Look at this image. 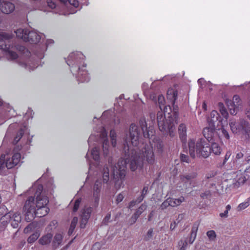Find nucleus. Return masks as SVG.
<instances>
[{"instance_id":"f257e3e1","label":"nucleus","mask_w":250,"mask_h":250,"mask_svg":"<svg viewBox=\"0 0 250 250\" xmlns=\"http://www.w3.org/2000/svg\"><path fill=\"white\" fill-rule=\"evenodd\" d=\"M141 129L138 125L132 123L129 126V131L126 134L124 140L122 157L115 166L116 173L114 169V175L119 179L116 182V186L119 184V188L122 184V180L125 176L126 169L128 167L132 171L137 169H142L144 164L147 163L149 165H153L155 162L154 154L152 147L149 146L144 147L141 151L138 152L134 148L136 146L139 139L143 136L146 138H151L155 134L153 126H147L146 120L141 119L139 121Z\"/></svg>"},{"instance_id":"f03ea898","label":"nucleus","mask_w":250,"mask_h":250,"mask_svg":"<svg viewBox=\"0 0 250 250\" xmlns=\"http://www.w3.org/2000/svg\"><path fill=\"white\" fill-rule=\"evenodd\" d=\"M34 189H36L34 196L28 197L23 208L25 220L27 222H31L35 217L45 216L50 210L46 207L48 198L42 194V185H38Z\"/></svg>"},{"instance_id":"7ed1b4c3","label":"nucleus","mask_w":250,"mask_h":250,"mask_svg":"<svg viewBox=\"0 0 250 250\" xmlns=\"http://www.w3.org/2000/svg\"><path fill=\"white\" fill-rule=\"evenodd\" d=\"M188 146L189 155L193 158H194L196 155L199 158H206L211 153L210 145L204 139H199L196 143L194 140H190Z\"/></svg>"},{"instance_id":"20e7f679","label":"nucleus","mask_w":250,"mask_h":250,"mask_svg":"<svg viewBox=\"0 0 250 250\" xmlns=\"http://www.w3.org/2000/svg\"><path fill=\"white\" fill-rule=\"evenodd\" d=\"M229 126L231 132L237 135L242 134L245 136L246 140L250 138V124L248 121L240 119L236 120L234 119H231L229 120Z\"/></svg>"},{"instance_id":"39448f33","label":"nucleus","mask_w":250,"mask_h":250,"mask_svg":"<svg viewBox=\"0 0 250 250\" xmlns=\"http://www.w3.org/2000/svg\"><path fill=\"white\" fill-rule=\"evenodd\" d=\"M13 47L11 36L5 33H0V49L5 51L11 60H15L18 57L17 53L11 50Z\"/></svg>"},{"instance_id":"423d86ee","label":"nucleus","mask_w":250,"mask_h":250,"mask_svg":"<svg viewBox=\"0 0 250 250\" xmlns=\"http://www.w3.org/2000/svg\"><path fill=\"white\" fill-rule=\"evenodd\" d=\"M167 98L171 101L172 107L169 105L165 106L164 108V113H168L172 115V119L175 120L176 124H178L179 117V107L175 104V101L177 97V91L170 90L167 91Z\"/></svg>"},{"instance_id":"0eeeda50","label":"nucleus","mask_w":250,"mask_h":250,"mask_svg":"<svg viewBox=\"0 0 250 250\" xmlns=\"http://www.w3.org/2000/svg\"><path fill=\"white\" fill-rule=\"evenodd\" d=\"M21 158V154L15 153L11 158H5V155H1L0 157V174L6 175L9 169L16 166Z\"/></svg>"},{"instance_id":"6e6552de","label":"nucleus","mask_w":250,"mask_h":250,"mask_svg":"<svg viewBox=\"0 0 250 250\" xmlns=\"http://www.w3.org/2000/svg\"><path fill=\"white\" fill-rule=\"evenodd\" d=\"M17 37L22 39L25 42H29L30 43L36 44L38 43L41 37L34 31H30L28 29L19 28L15 31Z\"/></svg>"},{"instance_id":"1a4fd4ad","label":"nucleus","mask_w":250,"mask_h":250,"mask_svg":"<svg viewBox=\"0 0 250 250\" xmlns=\"http://www.w3.org/2000/svg\"><path fill=\"white\" fill-rule=\"evenodd\" d=\"M175 120L172 119V115L168 113L167 119L164 121H160L158 125L164 135L173 137L175 135Z\"/></svg>"},{"instance_id":"9d476101","label":"nucleus","mask_w":250,"mask_h":250,"mask_svg":"<svg viewBox=\"0 0 250 250\" xmlns=\"http://www.w3.org/2000/svg\"><path fill=\"white\" fill-rule=\"evenodd\" d=\"M84 57L83 55L80 52H73L69 55L66 62L72 68L78 67L79 69L82 63L83 67H85L86 64L83 62Z\"/></svg>"},{"instance_id":"9b49d317","label":"nucleus","mask_w":250,"mask_h":250,"mask_svg":"<svg viewBox=\"0 0 250 250\" xmlns=\"http://www.w3.org/2000/svg\"><path fill=\"white\" fill-rule=\"evenodd\" d=\"M6 219V221H9L11 222V226L15 229L19 228V225L21 222V217L20 213L18 212L11 213L5 214L2 216L1 220Z\"/></svg>"},{"instance_id":"f8f14e48","label":"nucleus","mask_w":250,"mask_h":250,"mask_svg":"<svg viewBox=\"0 0 250 250\" xmlns=\"http://www.w3.org/2000/svg\"><path fill=\"white\" fill-rule=\"evenodd\" d=\"M203 134L205 138L208 141H214L219 138L218 133L216 131V127H212L209 126L205 127L203 131Z\"/></svg>"},{"instance_id":"ddd939ff","label":"nucleus","mask_w":250,"mask_h":250,"mask_svg":"<svg viewBox=\"0 0 250 250\" xmlns=\"http://www.w3.org/2000/svg\"><path fill=\"white\" fill-rule=\"evenodd\" d=\"M223 119L216 111L213 110L210 114V117L207 119V121L208 124V126L212 127H216L215 123L217 121H218V123H221L222 125Z\"/></svg>"},{"instance_id":"4468645a","label":"nucleus","mask_w":250,"mask_h":250,"mask_svg":"<svg viewBox=\"0 0 250 250\" xmlns=\"http://www.w3.org/2000/svg\"><path fill=\"white\" fill-rule=\"evenodd\" d=\"M15 5L8 1L0 0V10L4 14H9L15 10Z\"/></svg>"},{"instance_id":"2eb2a0df","label":"nucleus","mask_w":250,"mask_h":250,"mask_svg":"<svg viewBox=\"0 0 250 250\" xmlns=\"http://www.w3.org/2000/svg\"><path fill=\"white\" fill-rule=\"evenodd\" d=\"M147 206L145 204H143L141 206L136 210L134 213L132 215L129 219V223L131 225L134 224L140 215L146 209Z\"/></svg>"},{"instance_id":"dca6fc26","label":"nucleus","mask_w":250,"mask_h":250,"mask_svg":"<svg viewBox=\"0 0 250 250\" xmlns=\"http://www.w3.org/2000/svg\"><path fill=\"white\" fill-rule=\"evenodd\" d=\"M77 79L78 81L82 83L89 82L90 78L87 71L83 69V68L79 67L78 69Z\"/></svg>"},{"instance_id":"f3484780","label":"nucleus","mask_w":250,"mask_h":250,"mask_svg":"<svg viewBox=\"0 0 250 250\" xmlns=\"http://www.w3.org/2000/svg\"><path fill=\"white\" fill-rule=\"evenodd\" d=\"M54 41L52 39L47 40L46 44L42 45V48L40 49H37L35 51V54L39 59H42L44 57V48H47V46L49 44H53Z\"/></svg>"},{"instance_id":"a211bd4d","label":"nucleus","mask_w":250,"mask_h":250,"mask_svg":"<svg viewBox=\"0 0 250 250\" xmlns=\"http://www.w3.org/2000/svg\"><path fill=\"white\" fill-rule=\"evenodd\" d=\"M92 210V208L90 207H88L86 206H84V207L82 210V214L81 216V218H83L89 220Z\"/></svg>"},{"instance_id":"6ab92c4d","label":"nucleus","mask_w":250,"mask_h":250,"mask_svg":"<svg viewBox=\"0 0 250 250\" xmlns=\"http://www.w3.org/2000/svg\"><path fill=\"white\" fill-rule=\"evenodd\" d=\"M53 235L51 233H47L42 236L39 240V243L42 245H47L50 243L52 239Z\"/></svg>"},{"instance_id":"aec40b11","label":"nucleus","mask_w":250,"mask_h":250,"mask_svg":"<svg viewBox=\"0 0 250 250\" xmlns=\"http://www.w3.org/2000/svg\"><path fill=\"white\" fill-rule=\"evenodd\" d=\"M62 236L60 233H57L53 240L52 247L54 249L57 248L62 243Z\"/></svg>"},{"instance_id":"412c9836","label":"nucleus","mask_w":250,"mask_h":250,"mask_svg":"<svg viewBox=\"0 0 250 250\" xmlns=\"http://www.w3.org/2000/svg\"><path fill=\"white\" fill-rule=\"evenodd\" d=\"M198 230V225L194 224L192 228L191 231L190 232V236L189 239V243L192 244L194 241L196 237L197 231Z\"/></svg>"},{"instance_id":"4be33fe9","label":"nucleus","mask_w":250,"mask_h":250,"mask_svg":"<svg viewBox=\"0 0 250 250\" xmlns=\"http://www.w3.org/2000/svg\"><path fill=\"white\" fill-rule=\"evenodd\" d=\"M101 186V182L96 180L93 186V196H100Z\"/></svg>"},{"instance_id":"5701e85b","label":"nucleus","mask_w":250,"mask_h":250,"mask_svg":"<svg viewBox=\"0 0 250 250\" xmlns=\"http://www.w3.org/2000/svg\"><path fill=\"white\" fill-rule=\"evenodd\" d=\"M240 102V98L238 95H234L233 97V100L232 101L231 100L228 101L227 102V106L229 107V104H230V106L231 107H233V106H238L240 105L239 104Z\"/></svg>"},{"instance_id":"b1692460","label":"nucleus","mask_w":250,"mask_h":250,"mask_svg":"<svg viewBox=\"0 0 250 250\" xmlns=\"http://www.w3.org/2000/svg\"><path fill=\"white\" fill-rule=\"evenodd\" d=\"M211 152H212L215 155H219L221 152V147L217 143L214 142H211Z\"/></svg>"},{"instance_id":"393cba45","label":"nucleus","mask_w":250,"mask_h":250,"mask_svg":"<svg viewBox=\"0 0 250 250\" xmlns=\"http://www.w3.org/2000/svg\"><path fill=\"white\" fill-rule=\"evenodd\" d=\"M78 218L77 217H74L72 219L71 222L69 229L68 231V234L69 235H71L73 233V232L76 228V225L78 223Z\"/></svg>"},{"instance_id":"a878e982","label":"nucleus","mask_w":250,"mask_h":250,"mask_svg":"<svg viewBox=\"0 0 250 250\" xmlns=\"http://www.w3.org/2000/svg\"><path fill=\"white\" fill-rule=\"evenodd\" d=\"M109 146V142L107 139L104 138L103 143V149L104 155L105 157L107 156L108 154V147Z\"/></svg>"},{"instance_id":"bb28decb","label":"nucleus","mask_w":250,"mask_h":250,"mask_svg":"<svg viewBox=\"0 0 250 250\" xmlns=\"http://www.w3.org/2000/svg\"><path fill=\"white\" fill-rule=\"evenodd\" d=\"M218 107L219 108V110L222 115L223 116L224 118L227 119L229 117V114L224 107V104L222 103H218Z\"/></svg>"},{"instance_id":"cd10ccee","label":"nucleus","mask_w":250,"mask_h":250,"mask_svg":"<svg viewBox=\"0 0 250 250\" xmlns=\"http://www.w3.org/2000/svg\"><path fill=\"white\" fill-rule=\"evenodd\" d=\"M197 174L195 172H192L186 174L185 175H182L181 177V179L184 181V179H186L187 180H190L195 178L197 177Z\"/></svg>"},{"instance_id":"c85d7f7f","label":"nucleus","mask_w":250,"mask_h":250,"mask_svg":"<svg viewBox=\"0 0 250 250\" xmlns=\"http://www.w3.org/2000/svg\"><path fill=\"white\" fill-rule=\"evenodd\" d=\"M61 2L67 6L68 4L73 5L75 7L78 6V1L77 0H59Z\"/></svg>"},{"instance_id":"c756f323","label":"nucleus","mask_w":250,"mask_h":250,"mask_svg":"<svg viewBox=\"0 0 250 250\" xmlns=\"http://www.w3.org/2000/svg\"><path fill=\"white\" fill-rule=\"evenodd\" d=\"M157 101L159 104V107L161 110H164L165 105V98L162 95H159L157 98Z\"/></svg>"},{"instance_id":"7c9ffc66","label":"nucleus","mask_w":250,"mask_h":250,"mask_svg":"<svg viewBox=\"0 0 250 250\" xmlns=\"http://www.w3.org/2000/svg\"><path fill=\"white\" fill-rule=\"evenodd\" d=\"M40 236V234L36 232L31 235L27 239L28 243L32 244L35 242Z\"/></svg>"},{"instance_id":"2f4dec72","label":"nucleus","mask_w":250,"mask_h":250,"mask_svg":"<svg viewBox=\"0 0 250 250\" xmlns=\"http://www.w3.org/2000/svg\"><path fill=\"white\" fill-rule=\"evenodd\" d=\"M168 202H170V206L175 207L179 205L182 200L180 199L168 198Z\"/></svg>"},{"instance_id":"473e14b6","label":"nucleus","mask_w":250,"mask_h":250,"mask_svg":"<svg viewBox=\"0 0 250 250\" xmlns=\"http://www.w3.org/2000/svg\"><path fill=\"white\" fill-rule=\"evenodd\" d=\"M178 131L180 138L185 137L186 133V128L184 124H180L179 126Z\"/></svg>"},{"instance_id":"72a5a7b5","label":"nucleus","mask_w":250,"mask_h":250,"mask_svg":"<svg viewBox=\"0 0 250 250\" xmlns=\"http://www.w3.org/2000/svg\"><path fill=\"white\" fill-rule=\"evenodd\" d=\"M91 155L95 161H98L100 159L99 152L96 147H94L91 151Z\"/></svg>"},{"instance_id":"f704fd0d","label":"nucleus","mask_w":250,"mask_h":250,"mask_svg":"<svg viewBox=\"0 0 250 250\" xmlns=\"http://www.w3.org/2000/svg\"><path fill=\"white\" fill-rule=\"evenodd\" d=\"M153 229L152 228H150L148 229L146 235L145 236L144 240L145 241H149L153 236Z\"/></svg>"},{"instance_id":"c9c22d12","label":"nucleus","mask_w":250,"mask_h":250,"mask_svg":"<svg viewBox=\"0 0 250 250\" xmlns=\"http://www.w3.org/2000/svg\"><path fill=\"white\" fill-rule=\"evenodd\" d=\"M164 114H165L164 112H163L162 110H161V111L158 112L157 114V120L158 125L159 124L160 121H164L166 119V117H164Z\"/></svg>"},{"instance_id":"e433bc0d","label":"nucleus","mask_w":250,"mask_h":250,"mask_svg":"<svg viewBox=\"0 0 250 250\" xmlns=\"http://www.w3.org/2000/svg\"><path fill=\"white\" fill-rule=\"evenodd\" d=\"M81 201H82V199L80 198H78L75 200V201L74 202V206H73V212H75L77 211V210H78V209L79 208Z\"/></svg>"},{"instance_id":"4c0bfd02","label":"nucleus","mask_w":250,"mask_h":250,"mask_svg":"<svg viewBox=\"0 0 250 250\" xmlns=\"http://www.w3.org/2000/svg\"><path fill=\"white\" fill-rule=\"evenodd\" d=\"M109 180V173L107 167L104 168V172L103 174V182L106 183Z\"/></svg>"},{"instance_id":"58836bf2","label":"nucleus","mask_w":250,"mask_h":250,"mask_svg":"<svg viewBox=\"0 0 250 250\" xmlns=\"http://www.w3.org/2000/svg\"><path fill=\"white\" fill-rule=\"evenodd\" d=\"M7 211L8 210L5 206L1 205L0 206V215L4 216L5 215V214H10L12 213L11 212H7Z\"/></svg>"},{"instance_id":"ea45409f","label":"nucleus","mask_w":250,"mask_h":250,"mask_svg":"<svg viewBox=\"0 0 250 250\" xmlns=\"http://www.w3.org/2000/svg\"><path fill=\"white\" fill-rule=\"evenodd\" d=\"M249 205L250 204L249 201L240 204L237 207L238 211H240L243 209H244L245 208H247L249 206Z\"/></svg>"},{"instance_id":"a19ab883","label":"nucleus","mask_w":250,"mask_h":250,"mask_svg":"<svg viewBox=\"0 0 250 250\" xmlns=\"http://www.w3.org/2000/svg\"><path fill=\"white\" fill-rule=\"evenodd\" d=\"M222 132L223 135H224V137L227 139H229V135L228 132V131L224 128V126L223 125H221V128Z\"/></svg>"},{"instance_id":"79ce46f5","label":"nucleus","mask_w":250,"mask_h":250,"mask_svg":"<svg viewBox=\"0 0 250 250\" xmlns=\"http://www.w3.org/2000/svg\"><path fill=\"white\" fill-rule=\"evenodd\" d=\"M228 107V108L229 109V112L231 115H235L237 113L238 108L239 106H233V107H231L230 106V104H229V107Z\"/></svg>"},{"instance_id":"37998d69","label":"nucleus","mask_w":250,"mask_h":250,"mask_svg":"<svg viewBox=\"0 0 250 250\" xmlns=\"http://www.w3.org/2000/svg\"><path fill=\"white\" fill-rule=\"evenodd\" d=\"M207 235L208 238L211 240H213L215 238L216 235L214 230H209L207 232Z\"/></svg>"},{"instance_id":"c03bdc74","label":"nucleus","mask_w":250,"mask_h":250,"mask_svg":"<svg viewBox=\"0 0 250 250\" xmlns=\"http://www.w3.org/2000/svg\"><path fill=\"white\" fill-rule=\"evenodd\" d=\"M88 220L86 219L83 218H81V221L80 224V227L81 229H84L86 227V225L87 223L88 222Z\"/></svg>"},{"instance_id":"a18cd8bd","label":"nucleus","mask_w":250,"mask_h":250,"mask_svg":"<svg viewBox=\"0 0 250 250\" xmlns=\"http://www.w3.org/2000/svg\"><path fill=\"white\" fill-rule=\"evenodd\" d=\"M180 160H181V162H186V163H188L189 159L188 156L187 155L184 154H180Z\"/></svg>"},{"instance_id":"49530a36","label":"nucleus","mask_w":250,"mask_h":250,"mask_svg":"<svg viewBox=\"0 0 250 250\" xmlns=\"http://www.w3.org/2000/svg\"><path fill=\"white\" fill-rule=\"evenodd\" d=\"M46 3L48 7H49L51 9H54L56 7V4L55 2L52 0H47Z\"/></svg>"},{"instance_id":"de8ad7c7","label":"nucleus","mask_w":250,"mask_h":250,"mask_svg":"<svg viewBox=\"0 0 250 250\" xmlns=\"http://www.w3.org/2000/svg\"><path fill=\"white\" fill-rule=\"evenodd\" d=\"M216 174H217V172L214 171H210V172H209L206 174V178L208 180L210 178H213L214 176H215L216 175Z\"/></svg>"},{"instance_id":"09e8293b","label":"nucleus","mask_w":250,"mask_h":250,"mask_svg":"<svg viewBox=\"0 0 250 250\" xmlns=\"http://www.w3.org/2000/svg\"><path fill=\"white\" fill-rule=\"evenodd\" d=\"M231 156V152L230 151H228L224 157L223 162V166H225L227 161L229 160V159L230 158Z\"/></svg>"},{"instance_id":"8fccbe9b","label":"nucleus","mask_w":250,"mask_h":250,"mask_svg":"<svg viewBox=\"0 0 250 250\" xmlns=\"http://www.w3.org/2000/svg\"><path fill=\"white\" fill-rule=\"evenodd\" d=\"M200 196L203 199H208L210 196V192L209 191H206V192L201 194Z\"/></svg>"},{"instance_id":"3c124183","label":"nucleus","mask_w":250,"mask_h":250,"mask_svg":"<svg viewBox=\"0 0 250 250\" xmlns=\"http://www.w3.org/2000/svg\"><path fill=\"white\" fill-rule=\"evenodd\" d=\"M110 217H111V214L110 213H107L106 216H105V217L104 218V220H103V223L106 225H107V224L108 223V222H109V220L110 219Z\"/></svg>"},{"instance_id":"603ef678","label":"nucleus","mask_w":250,"mask_h":250,"mask_svg":"<svg viewBox=\"0 0 250 250\" xmlns=\"http://www.w3.org/2000/svg\"><path fill=\"white\" fill-rule=\"evenodd\" d=\"M93 198L94 199V207L97 208L99 205L100 196H93Z\"/></svg>"},{"instance_id":"864d4df0","label":"nucleus","mask_w":250,"mask_h":250,"mask_svg":"<svg viewBox=\"0 0 250 250\" xmlns=\"http://www.w3.org/2000/svg\"><path fill=\"white\" fill-rule=\"evenodd\" d=\"M243 156H244V154L241 152H240L236 154V157H235V158L234 159V160L233 161V164H234L235 163H236L237 161L238 160L242 158L243 157Z\"/></svg>"},{"instance_id":"5fc2aeb1","label":"nucleus","mask_w":250,"mask_h":250,"mask_svg":"<svg viewBox=\"0 0 250 250\" xmlns=\"http://www.w3.org/2000/svg\"><path fill=\"white\" fill-rule=\"evenodd\" d=\"M124 198V195L122 194V193L119 194L117 196L116 200V203L118 204L122 202Z\"/></svg>"},{"instance_id":"6e6d98bb","label":"nucleus","mask_w":250,"mask_h":250,"mask_svg":"<svg viewBox=\"0 0 250 250\" xmlns=\"http://www.w3.org/2000/svg\"><path fill=\"white\" fill-rule=\"evenodd\" d=\"M169 206H170V202H168V199H167L162 204L161 208L162 209H165Z\"/></svg>"},{"instance_id":"4d7b16f0","label":"nucleus","mask_w":250,"mask_h":250,"mask_svg":"<svg viewBox=\"0 0 250 250\" xmlns=\"http://www.w3.org/2000/svg\"><path fill=\"white\" fill-rule=\"evenodd\" d=\"M24 134V130L22 128H21L17 132V134H16V136H17L18 137H19L20 139L21 138V137H22L23 135Z\"/></svg>"},{"instance_id":"13d9d810","label":"nucleus","mask_w":250,"mask_h":250,"mask_svg":"<svg viewBox=\"0 0 250 250\" xmlns=\"http://www.w3.org/2000/svg\"><path fill=\"white\" fill-rule=\"evenodd\" d=\"M148 191V187L147 186H145L143 188V189L142 191L141 195H143L144 197H145V195L147 194Z\"/></svg>"},{"instance_id":"bf43d9fd","label":"nucleus","mask_w":250,"mask_h":250,"mask_svg":"<svg viewBox=\"0 0 250 250\" xmlns=\"http://www.w3.org/2000/svg\"><path fill=\"white\" fill-rule=\"evenodd\" d=\"M178 224V223H177L175 221H174L173 223H171L170 227V230H174Z\"/></svg>"},{"instance_id":"052dcab7","label":"nucleus","mask_w":250,"mask_h":250,"mask_svg":"<svg viewBox=\"0 0 250 250\" xmlns=\"http://www.w3.org/2000/svg\"><path fill=\"white\" fill-rule=\"evenodd\" d=\"M228 211L225 210L224 212L221 213L219 214V216L222 218H226L228 217Z\"/></svg>"},{"instance_id":"680f3d73","label":"nucleus","mask_w":250,"mask_h":250,"mask_svg":"<svg viewBox=\"0 0 250 250\" xmlns=\"http://www.w3.org/2000/svg\"><path fill=\"white\" fill-rule=\"evenodd\" d=\"M144 197H145L143 195H141L138 198H137L135 201L137 202V204H139L143 201Z\"/></svg>"},{"instance_id":"e2e57ef3","label":"nucleus","mask_w":250,"mask_h":250,"mask_svg":"<svg viewBox=\"0 0 250 250\" xmlns=\"http://www.w3.org/2000/svg\"><path fill=\"white\" fill-rule=\"evenodd\" d=\"M184 215L183 214H179L178 218L176 219L177 223H178L179 222L183 219Z\"/></svg>"},{"instance_id":"0e129e2a","label":"nucleus","mask_w":250,"mask_h":250,"mask_svg":"<svg viewBox=\"0 0 250 250\" xmlns=\"http://www.w3.org/2000/svg\"><path fill=\"white\" fill-rule=\"evenodd\" d=\"M20 139H21L19 137L16 136L13 140V143L15 145L16 144Z\"/></svg>"},{"instance_id":"69168bd1","label":"nucleus","mask_w":250,"mask_h":250,"mask_svg":"<svg viewBox=\"0 0 250 250\" xmlns=\"http://www.w3.org/2000/svg\"><path fill=\"white\" fill-rule=\"evenodd\" d=\"M137 202L135 201H132L129 203V208H132L134 207L136 204H137Z\"/></svg>"},{"instance_id":"338daca9","label":"nucleus","mask_w":250,"mask_h":250,"mask_svg":"<svg viewBox=\"0 0 250 250\" xmlns=\"http://www.w3.org/2000/svg\"><path fill=\"white\" fill-rule=\"evenodd\" d=\"M153 216V211H151L148 216V220L149 221L151 220V218Z\"/></svg>"},{"instance_id":"774afa93","label":"nucleus","mask_w":250,"mask_h":250,"mask_svg":"<svg viewBox=\"0 0 250 250\" xmlns=\"http://www.w3.org/2000/svg\"><path fill=\"white\" fill-rule=\"evenodd\" d=\"M73 240H71L70 243L67 244L66 246H65V247H64L62 249V250H66L69 247V245L72 242Z\"/></svg>"}]
</instances>
